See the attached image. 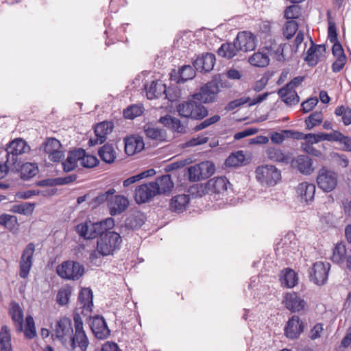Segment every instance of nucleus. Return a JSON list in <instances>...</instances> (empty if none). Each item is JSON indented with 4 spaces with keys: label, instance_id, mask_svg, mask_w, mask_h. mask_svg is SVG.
I'll return each instance as SVG.
<instances>
[{
    "label": "nucleus",
    "instance_id": "nucleus-1",
    "mask_svg": "<svg viewBox=\"0 0 351 351\" xmlns=\"http://www.w3.org/2000/svg\"><path fill=\"white\" fill-rule=\"evenodd\" d=\"M78 306L73 315V336L71 338V347L75 351H86L88 346V339L83 328V322L80 315L90 316L93 306V292L88 288H84L79 294Z\"/></svg>",
    "mask_w": 351,
    "mask_h": 351
},
{
    "label": "nucleus",
    "instance_id": "nucleus-2",
    "mask_svg": "<svg viewBox=\"0 0 351 351\" xmlns=\"http://www.w3.org/2000/svg\"><path fill=\"white\" fill-rule=\"evenodd\" d=\"M114 226V219L108 217L104 220L97 222L86 221L84 223L78 224L76 226V231L80 237L85 239H93L101 237L108 230L112 229Z\"/></svg>",
    "mask_w": 351,
    "mask_h": 351
},
{
    "label": "nucleus",
    "instance_id": "nucleus-3",
    "mask_svg": "<svg viewBox=\"0 0 351 351\" xmlns=\"http://www.w3.org/2000/svg\"><path fill=\"white\" fill-rule=\"evenodd\" d=\"M122 239L119 234L115 232H107L97 240V252L90 254V259L93 261L97 258V253L103 256L112 255L120 247Z\"/></svg>",
    "mask_w": 351,
    "mask_h": 351
},
{
    "label": "nucleus",
    "instance_id": "nucleus-4",
    "mask_svg": "<svg viewBox=\"0 0 351 351\" xmlns=\"http://www.w3.org/2000/svg\"><path fill=\"white\" fill-rule=\"evenodd\" d=\"M176 110L180 117L195 120L203 119L208 114L207 108L202 103L193 97L178 104Z\"/></svg>",
    "mask_w": 351,
    "mask_h": 351
},
{
    "label": "nucleus",
    "instance_id": "nucleus-5",
    "mask_svg": "<svg viewBox=\"0 0 351 351\" xmlns=\"http://www.w3.org/2000/svg\"><path fill=\"white\" fill-rule=\"evenodd\" d=\"M255 173L256 179L262 185L274 186L281 179L280 171L271 165L258 167Z\"/></svg>",
    "mask_w": 351,
    "mask_h": 351
},
{
    "label": "nucleus",
    "instance_id": "nucleus-6",
    "mask_svg": "<svg viewBox=\"0 0 351 351\" xmlns=\"http://www.w3.org/2000/svg\"><path fill=\"white\" fill-rule=\"evenodd\" d=\"M316 181L320 189L329 193L332 191L337 186L338 174L335 171L323 167L317 173Z\"/></svg>",
    "mask_w": 351,
    "mask_h": 351
},
{
    "label": "nucleus",
    "instance_id": "nucleus-7",
    "mask_svg": "<svg viewBox=\"0 0 351 351\" xmlns=\"http://www.w3.org/2000/svg\"><path fill=\"white\" fill-rule=\"evenodd\" d=\"M30 147L22 138H16L8 145L5 152H6V158L8 162L12 166L19 165L18 156L29 152Z\"/></svg>",
    "mask_w": 351,
    "mask_h": 351
},
{
    "label": "nucleus",
    "instance_id": "nucleus-8",
    "mask_svg": "<svg viewBox=\"0 0 351 351\" xmlns=\"http://www.w3.org/2000/svg\"><path fill=\"white\" fill-rule=\"evenodd\" d=\"M219 91V82L214 79L203 86L199 91L193 94L192 97L204 104L213 103L217 100Z\"/></svg>",
    "mask_w": 351,
    "mask_h": 351
},
{
    "label": "nucleus",
    "instance_id": "nucleus-9",
    "mask_svg": "<svg viewBox=\"0 0 351 351\" xmlns=\"http://www.w3.org/2000/svg\"><path fill=\"white\" fill-rule=\"evenodd\" d=\"M35 248V245L33 243H29L22 251L19 262V275L23 279L28 278L32 268Z\"/></svg>",
    "mask_w": 351,
    "mask_h": 351
},
{
    "label": "nucleus",
    "instance_id": "nucleus-10",
    "mask_svg": "<svg viewBox=\"0 0 351 351\" xmlns=\"http://www.w3.org/2000/svg\"><path fill=\"white\" fill-rule=\"evenodd\" d=\"M330 267L328 263L318 261L314 263L309 271L311 280L317 285L325 284L328 279Z\"/></svg>",
    "mask_w": 351,
    "mask_h": 351
},
{
    "label": "nucleus",
    "instance_id": "nucleus-11",
    "mask_svg": "<svg viewBox=\"0 0 351 351\" xmlns=\"http://www.w3.org/2000/svg\"><path fill=\"white\" fill-rule=\"evenodd\" d=\"M146 95L149 99L158 98L162 95H165V98L173 101L176 99V96L170 95V89H167L165 84L159 81H152L150 84L145 86Z\"/></svg>",
    "mask_w": 351,
    "mask_h": 351
},
{
    "label": "nucleus",
    "instance_id": "nucleus-12",
    "mask_svg": "<svg viewBox=\"0 0 351 351\" xmlns=\"http://www.w3.org/2000/svg\"><path fill=\"white\" fill-rule=\"evenodd\" d=\"M235 40L239 49L244 52L254 50L257 45L256 37L250 32L245 31L239 32Z\"/></svg>",
    "mask_w": 351,
    "mask_h": 351
},
{
    "label": "nucleus",
    "instance_id": "nucleus-13",
    "mask_svg": "<svg viewBox=\"0 0 351 351\" xmlns=\"http://www.w3.org/2000/svg\"><path fill=\"white\" fill-rule=\"evenodd\" d=\"M113 124L111 122L103 121L97 123L95 127V138H90L88 144L90 146H94L97 144H101L106 141L107 136L112 132Z\"/></svg>",
    "mask_w": 351,
    "mask_h": 351
},
{
    "label": "nucleus",
    "instance_id": "nucleus-14",
    "mask_svg": "<svg viewBox=\"0 0 351 351\" xmlns=\"http://www.w3.org/2000/svg\"><path fill=\"white\" fill-rule=\"evenodd\" d=\"M90 327L97 339H106L110 334V330L102 316L96 315L92 317L90 320Z\"/></svg>",
    "mask_w": 351,
    "mask_h": 351
},
{
    "label": "nucleus",
    "instance_id": "nucleus-15",
    "mask_svg": "<svg viewBox=\"0 0 351 351\" xmlns=\"http://www.w3.org/2000/svg\"><path fill=\"white\" fill-rule=\"evenodd\" d=\"M157 191L152 182L138 186L134 192V199L138 204L151 201L156 195Z\"/></svg>",
    "mask_w": 351,
    "mask_h": 351
},
{
    "label": "nucleus",
    "instance_id": "nucleus-16",
    "mask_svg": "<svg viewBox=\"0 0 351 351\" xmlns=\"http://www.w3.org/2000/svg\"><path fill=\"white\" fill-rule=\"evenodd\" d=\"M331 260L337 264L346 263V267L351 271V252H348L346 245L343 243H338L335 245Z\"/></svg>",
    "mask_w": 351,
    "mask_h": 351
},
{
    "label": "nucleus",
    "instance_id": "nucleus-17",
    "mask_svg": "<svg viewBox=\"0 0 351 351\" xmlns=\"http://www.w3.org/2000/svg\"><path fill=\"white\" fill-rule=\"evenodd\" d=\"M129 206V200L127 197L120 195H112L108 204L110 214L112 216L120 215L123 213Z\"/></svg>",
    "mask_w": 351,
    "mask_h": 351
},
{
    "label": "nucleus",
    "instance_id": "nucleus-18",
    "mask_svg": "<svg viewBox=\"0 0 351 351\" xmlns=\"http://www.w3.org/2000/svg\"><path fill=\"white\" fill-rule=\"evenodd\" d=\"M304 330V324L298 316H293L287 322L285 328V334L289 339H294L299 337Z\"/></svg>",
    "mask_w": 351,
    "mask_h": 351
},
{
    "label": "nucleus",
    "instance_id": "nucleus-19",
    "mask_svg": "<svg viewBox=\"0 0 351 351\" xmlns=\"http://www.w3.org/2000/svg\"><path fill=\"white\" fill-rule=\"evenodd\" d=\"M215 60V56L213 53H205L195 59L193 66L197 71L206 73L213 69Z\"/></svg>",
    "mask_w": 351,
    "mask_h": 351
},
{
    "label": "nucleus",
    "instance_id": "nucleus-20",
    "mask_svg": "<svg viewBox=\"0 0 351 351\" xmlns=\"http://www.w3.org/2000/svg\"><path fill=\"white\" fill-rule=\"evenodd\" d=\"M283 302L285 307L291 312H299L304 309L306 305V302L295 292L287 293Z\"/></svg>",
    "mask_w": 351,
    "mask_h": 351
},
{
    "label": "nucleus",
    "instance_id": "nucleus-21",
    "mask_svg": "<svg viewBox=\"0 0 351 351\" xmlns=\"http://www.w3.org/2000/svg\"><path fill=\"white\" fill-rule=\"evenodd\" d=\"M287 47V44L278 43L276 40H269L265 47L269 55L277 61L283 62L287 59L286 55L284 53L285 48Z\"/></svg>",
    "mask_w": 351,
    "mask_h": 351
},
{
    "label": "nucleus",
    "instance_id": "nucleus-22",
    "mask_svg": "<svg viewBox=\"0 0 351 351\" xmlns=\"http://www.w3.org/2000/svg\"><path fill=\"white\" fill-rule=\"evenodd\" d=\"M230 184L226 177H217L210 179L206 184L208 191L216 194H223Z\"/></svg>",
    "mask_w": 351,
    "mask_h": 351
},
{
    "label": "nucleus",
    "instance_id": "nucleus-23",
    "mask_svg": "<svg viewBox=\"0 0 351 351\" xmlns=\"http://www.w3.org/2000/svg\"><path fill=\"white\" fill-rule=\"evenodd\" d=\"M124 141L125 151L129 156H132L144 149L145 144L141 136H130L125 138Z\"/></svg>",
    "mask_w": 351,
    "mask_h": 351
},
{
    "label": "nucleus",
    "instance_id": "nucleus-24",
    "mask_svg": "<svg viewBox=\"0 0 351 351\" xmlns=\"http://www.w3.org/2000/svg\"><path fill=\"white\" fill-rule=\"evenodd\" d=\"M301 199L308 202L313 199L315 193V185L306 182L300 183L296 189Z\"/></svg>",
    "mask_w": 351,
    "mask_h": 351
},
{
    "label": "nucleus",
    "instance_id": "nucleus-25",
    "mask_svg": "<svg viewBox=\"0 0 351 351\" xmlns=\"http://www.w3.org/2000/svg\"><path fill=\"white\" fill-rule=\"evenodd\" d=\"M152 182L157 191H156L157 195L169 192L173 187V182L170 175L168 174L162 176Z\"/></svg>",
    "mask_w": 351,
    "mask_h": 351
},
{
    "label": "nucleus",
    "instance_id": "nucleus-26",
    "mask_svg": "<svg viewBox=\"0 0 351 351\" xmlns=\"http://www.w3.org/2000/svg\"><path fill=\"white\" fill-rule=\"evenodd\" d=\"M278 94L282 101H283L287 106H295L300 101V97L295 90L287 88L286 86H283L280 88L278 91Z\"/></svg>",
    "mask_w": 351,
    "mask_h": 351
},
{
    "label": "nucleus",
    "instance_id": "nucleus-27",
    "mask_svg": "<svg viewBox=\"0 0 351 351\" xmlns=\"http://www.w3.org/2000/svg\"><path fill=\"white\" fill-rule=\"evenodd\" d=\"M159 122L164 126L179 133H184L186 132V128L182 124L180 120L171 115L167 114L161 117Z\"/></svg>",
    "mask_w": 351,
    "mask_h": 351
},
{
    "label": "nucleus",
    "instance_id": "nucleus-28",
    "mask_svg": "<svg viewBox=\"0 0 351 351\" xmlns=\"http://www.w3.org/2000/svg\"><path fill=\"white\" fill-rule=\"evenodd\" d=\"M189 195L182 194L174 196L170 202V209L176 213H181L186 210L189 203Z\"/></svg>",
    "mask_w": 351,
    "mask_h": 351
},
{
    "label": "nucleus",
    "instance_id": "nucleus-29",
    "mask_svg": "<svg viewBox=\"0 0 351 351\" xmlns=\"http://www.w3.org/2000/svg\"><path fill=\"white\" fill-rule=\"evenodd\" d=\"M266 154L268 158L274 162L288 164L292 160L289 155L276 147H269L266 151Z\"/></svg>",
    "mask_w": 351,
    "mask_h": 351
},
{
    "label": "nucleus",
    "instance_id": "nucleus-30",
    "mask_svg": "<svg viewBox=\"0 0 351 351\" xmlns=\"http://www.w3.org/2000/svg\"><path fill=\"white\" fill-rule=\"evenodd\" d=\"M240 51L234 40L233 43H226L221 45L217 50L219 56L230 59L234 57Z\"/></svg>",
    "mask_w": 351,
    "mask_h": 351
},
{
    "label": "nucleus",
    "instance_id": "nucleus-31",
    "mask_svg": "<svg viewBox=\"0 0 351 351\" xmlns=\"http://www.w3.org/2000/svg\"><path fill=\"white\" fill-rule=\"evenodd\" d=\"M10 313L15 323L16 330L20 332H22L23 329V312L20 306L17 303L12 302Z\"/></svg>",
    "mask_w": 351,
    "mask_h": 351
},
{
    "label": "nucleus",
    "instance_id": "nucleus-32",
    "mask_svg": "<svg viewBox=\"0 0 351 351\" xmlns=\"http://www.w3.org/2000/svg\"><path fill=\"white\" fill-rule=\"evenodd\" d=\"M144 132L147 138L158 141H165L167 137L166 131L149 124L144 126Z\"/></svg>",
    "mask_w": 351,
    "mask_h": 351
},
{
    "label": "nucleus",
    "instance_id": "nucleus-33",
    "mask_svg": "<svg viewBox=\"0 0 351 351\" xmlns=\"http://www.w3.org/2000/svg\"><path fill=\"white\" fill-rule=\"evenodd\" d=\"M20 171L21 178L23 180H27L35 176L38 173L37 164L32 162H26L18 167Z\"/></svg>",
    "mask_w": 351,
    "mask_h": 351
},
{
    "label": "nucleus",
    "instance_id": "nucleus-34",
    "mask_svg": "<svg viewBox=\"0 0 351 351\" xmlns=\"http://www.w3.org/2000/svg\"><path fill=\"white\" fill-rule=\"evenodd\" d=\"M100 158L105 162L111 164L114 162L117 153L112 145L105 144L98 151Z\"/></svg>",
    "mask_w": 351,
    "mask_h": 351
},
{
    "label": "nucleus",
    "instance_id": "nucleus-35",
    "mask_svg": "<svg viewBox=\"0 0 351 351\" xmlns=\"http://www.w3.org/2000/svg\"><path fill=\"white\" fill-rule=\"evenodd\" d=\"M84 272V267L77 262L67 261V280H77Z\"/></svg>",
    "mask_w": 351,
    "mask_h": 351
},
{
    "label": "nucleus",
    "instance_id": "nucleus-36",
    "mask_svg": "<svg viewBox=\"0 0 351 351\" xmlns=\"http://www.w3.org/2000/svg\"><path fill=\"white\" fill-rule=\"evenodd\" d=\"M280 280L284 287L292 288L297 285L298 278L293 270L286 269L282 271Z\"/></svg>",
    "mask_w": 351,
    "mask_h": 351
},
{
    "label": "nucleus",
    "instance_id": "nucleus-37",
    "mask_svg": "<svg viewBox=\"0 0 351 351\" xmlns=\"http://www.w3.org/2000/svg\"><path fill=\"white\" fill-rule=\"evenodd\" d=\"M248 61L252 66L265 67L269 64V58L267 53L257 51L249 58Z\"/></svg>",
    "mask_w": 351,
    "mask_h": 351
},
{
    "label": "nucleus",
    "instance_id": "nucleus-38",
    "mask_svg": "<svg viewBox=\"0 0 351 351\" xmlns=\"http://www.w3.org/2000/svg\"><path fill=\"white\" fill-rule=\"evenodd\" d=\"M83 149H78L70 151L67 156V172L73 170L77 165L78 161L81 162L84 156Z\"/></svg>",
    "mask_w": 351,
    "mask_h": 351
},
{
    "label": "nucleus",
    "instance_id": "nucleus-39",
    "mask_svg": "<svg viewBox=\"0 0 351 351\" xmlns=\"http://www.w3.org/2000/svg\"><path fill=\"white\" fill-rule=\"evenodd\" d=\"M1 351H12L11 335L7 326H3L0 331Z\"/></svg>",
    "mask_w": 351,
    "mask_h": 351
},
{
    "label": "nucleus",
    "instance_id": "nucleus-40",
    "mask_svg": "<svg viewBox=\"0 0 351 351\" xmlns=\"http://www.w3.org/2000/svg\"><path fill=\"white\" fill-rule=\"evenodd\" d=\"M245 156L243 151H237L232 153L225 161L226 167H235L243 164Z\"/></svg>",
    "mask_w": 351,
    "mask_h": 351
},
{
    "label": "nucleus",
    "instance_id": "nucleus-41",
    "mask_svg": "<svg viewBox=\"0 0 351 351\" xmlns=\"http://www.w3.org/2000/svg\"><path fill=\"white\" fill-rule=\"evenodd\" d=\"M298 170L304 174L309 175L313 171L311 160L307 156H300L295 161Z\"/></svg>",
    "mask_w": 351,
    "mask_h": 351
},
{
    "label": "nucleus",
    "instance_id": "nucleus-42",
    "mask_svg": "<svg viewBox=\"0 0 351 351\" xmlns=\"http://www.w3.org/2000/svg\"><path fill=\"white\" fill-rule=\"evenodd\" d=\"M145 216L141 213H137L130 216L125 220V225L131 229H138L145 223Z\"/></svg>",
    "mask_w": 351,
    "mask_h": 351
},
{
    "label": "nucleus",
    "instance_id": "nucleus-43",
    "mask_svg": "<svg viewBox=\"0 0 351 351\" xmlns=\"http://www.w3.org/2000/svg\"><path fill=\"white\" fill-rule=\"evenodd\" d=\"M324 116L322 111L312 112L305 119V125L307 130H312L313 128L320 125L323 121Z\"/></svg>",
    "mask_w": 351,
    "mask_h": 351
},
{
    "label": "nucleus",
    "instance_id": "nucleus-44",
    "mask_svg": "<svg viewBox=\"0 0 351 351\" xmlns=\"http://www.w3.org/2000/svg\"><path fill=\"white\" fill-rule=\"evenodd\" d=\"M195 75V72L190 65L182 66L178 73L177 83H184L187 80L193 79Z\"/></svg>",
    "mask_w": 351,
    "mask_h": 351
},
{
    "label": "nucleus",
    "instance_id": "nucleus-45",
    "mask_svg": "<svg viewBox=\"0 0 351 351\" xmlns=\"http://www.w3.org/2000/svg\"><path fill=\"white\" fill-rule=\"evenodd\" d=\"M335 114L341 117L342 121L345 125L351 124V108L343 105L338 106L335 110Z\"/></svg>",
    "mask_w": 351,
    "mask_h": 351
},
{
    "label": "nucleus",
    "instance_id": "nucleus-46",
    "mask_svg": "<svg viewBox=\"0 0 351 351\" xmlns=\"http://www.w3.org/2000/svg\"><path fill=\"white\" fill-rule=\"evenodd\" d=\"M35 207V204L29 202H23L20 204L14 205L12 208L13 213H19L24 215H31Z\"/></svg>",
    "mask_w": 351,
    "mask_h": 351
},
{
    "label": "nucleus",
    "instance_id": "nucleus-47",
    "mask_svg": "<svg viewBox=\"0 0 351 351\" xmlns=\"http://www.w3.org/2000/svg\"><path fill=\"white\" fill-rule=\"evenodd\" d=\"M200 167V173L202 180H205L210 177L215 171V167L214 164L210 161H204L198 164Z\"/></svg>",
    "mask_w": 351,
    "mask_h": 351
},
{
    "label": "nucleus",
    "instance_id": "nucleus-48",
    "mask_svg": "<svg viewBox=\"0 0 351 351\" xmlns=\"http://www.w3.org/2000/svg\"><path fill=\"white\" fill-rule=\"evenodd\" d=\"M60 141L53 138H48L42 145V149L48 155L57 151V149H60Z\"/></svg>",
    "mask_w": 351,
    "mask_h": 351
},
{
    "label": "nucleus",
    "instance_id": "nucleus-49",
    "mask_svg": "<svg viewBox=\"0 0 351 351\" xmlns=\"http://www.w3.org/2000/svg\"><path fill=\"white\" fill-rule=\"evenodd\" d=\"M66 330V317H61L55 325V335L56 338L58 339L62 343L64 341Z\"/></svg>",
    "mask_w": 351,
    "mask_h": 351
},
{
    "label": "nucleus",
    "instance_id": "nucleus-50",
    "mask_svg": "<svg viewBox=\"0 0 351 351\" xmlns=\"http://www.w3.org/2000/svg\"><path fill=\"white\" fill-rule=\"evenodd\" d=\"M24 335L29 339H33L36 335L34 321L31 315L26 317Z\"/></svg>",
    "mask_w": 351,
    "mask_h": 351
},
{
    "label": "nucleus",
    "instance_id": "nucleus-51",
    "mask_svg": "<svg viewBox=\"0 0 351 351\" xmlns=\"http://www.w3.org/2000/svg\"><path fill=\"white\" fill-rule=\"evenodd\" d=\"M316 53V45L311 41V45L306 52L304 60L307 62L310 66H315L318 62V54Z\"/></svg>",
    "mask_w": 351,
    "mask_h": 351
},
{
    "label": "nucleus",
    "instance_id": "nucleus-52",
    "mask_svg": "<svg viewBox=\"0 0 351 351\" xmlns=\"http://www.w3.org/2000/svg\"><path fill=\"white\" fill-rule=\"evenodd\" d=\"M298 29V24L294 20L288 21L283 29V35L287 38H291Z\"/></svg>",
    "mask_w": 351,
    "mask_h": 351
},
{
    "label": "nucleus",
    "instance_id": "nucleus-53",
    "mask_svg": "<svg viewBox=\"0 0 351 351\" xmlns=\"http://www.w3.org/2000/svg\"><path fill=\"white\" fill-rule=\"evenodd\" d=\"M66 184L65 178H47L37 182V185L40 186H53L63 185Z\"/></svg>",
    "mask_w": 351,
    "mask_h": 351
},
{
    "label": "nucleus",
    "instance_id": "nucleus-54",
    "mask_svg": "<svg viewBox=\"0 0 351 351\" xmlns=\"http://www.w3.org/2000/svg\"><path fill=\"white\" fill-rule=\"evenodd\" d=\"M143 113L142 108L137 105L128 107L123 110V116L126 119H133Z\"/></svg>",
    "mask_w": 351,
    "mask_h": 351
},
{
    "label": "nucleus",
    "instance_id": "nucleus-55",
    "mask_svg": "<svg viewBox=\"0 0 351 351\" xmlns=\"http://www.w3.org/2000/svg\"><path fill=\"white\" fill-rule=\"evenodd\" d=\"M99 163L97 158L93 155L86 154L84 151V156L82 158L80 164L86 168H93Z\"/></svg>",
    "mask_w": 351,
    "mask_h": 351
},
{
    "label": "nucleus",
    "instance_id": "nucleus-56",
    "mask_svg": "<svg viewBox=\"0 0 351 351\" xmlns=\"http://www.w3.org/2000/svg\"><path fill=\"white\" fill-rule=\"evenodd\" d=\"M199 168L200 167H199L198 164H197L193 166H191L188 169V176L190 181L197 182L202 180Z\"/></svg>",
    "mask_w": 351,
    "mask_h": 351
},
{
    "label": "nucleus",
    "instance_id": "nucleus-57",
    "mask_svg": "<svg viewBox=\"0 0 351 351\" xmlns=\"http://www.w3.org/2000/svg\"><path fill=\"white\" fill-rule=\"evenodd\" d=\"M221 117L218 114H215L210 118H208L205 119L204 121L201 122L200 123L197 124L195 127V131H200L206 128H208V126L218 122L220 120Z\"/></svg>",
    "mask_w": 351,
    "mask_h": 351
},
{
    "label": "nucleus",
    "instance_id": "nucleus-58",
    "mask_svg": "<svg viewBox=\"0 0 351 351\" xmlns=\"http://www.w3.org/2000/svg\"><path fill=\"white\" fill-rule=\"evenodd\" d=\"M250 101V98L249 97H241L237 99H234L230 102H229L227 106L225 107V110L227 111H231L239 107L243 104H245Z\"/></svg>",
    "mask_w": 351,
    "mask_h": 351
},
{
    "label": "nucleus",
    "instance_id": "nucleus-59",
    "mask_svg": "<svg viewBox=\"0 0 351 351\" xmlns=\"http://www.w3.org/2000/svg\"><path fill=\"white\" fill-rule=\"evenodd\" d=\"M116 191L114 189H110L104 193L99 194L95 198V202L99 204H101L106 202H107L108 205L109 204L110 199L111 198L112 195L115 193Z\"/></svg>",
    "mask_w": 351,
    "mask_h": 351
},
{
    "label": "nucleus",
    "instance_id": "nucleus-60",
    "mask_svg": "<svg viewBox=\"0 0 351 351\" xmlns=\"http://www.w3.org/2000/svg\"><path fill=\"white\" fill-rule=\"evenodd\" d=\"M300 14V9L298 5H290L285 11V17L287 19H295L298 18Z\"/></svg>",
    "mask_w": 351,
    "mask_h": 351
},
{
    "label": "nucleus",
    "instance_id": "nucleus-61",
    "mask_svg": "<svg viewBox=\"0 0 351 351\" xmlns=\"http://www.w3.org/2000/svg\"><path fill=\"white\" fill-rule=\"evenodd\" d=\"M317 103L318 99L316 97H311L301 104L302 110L304 113H307L312 110Z\"/></svg>",
    "mask_w": 351,
    "mask_h": 351
},
{
    "label": "nucleus",
    "instance_id": "nucleus-62",
    "mask_svg": "<svg viewBox=\"0 0 351 351\" xmlns=\"http://www.w3.org/2000/svg\"><path fill=\"white\" fill-rule=\"evenodd\" d=\"M18 167L19 165L12 166L10 164H8V158H6L5 163L0 164V179L4 178L10 170L12 171H18Z\"/></svg>",
    "mask_w": 351,
    "mask_h": 351
},
{
    "label": "nucleus",
    "instance_id": "nucleus-63",
    "mask_svg": "<svg viewBox=\"0 0 351 351\" xmlns=\"http://www.w3.org/2000/svg\"><path fill=\"white\" fill-rule=\"evenodd\" d=\"M347 58L346 56H341L337 58L336 60L332 64V70L335 73L341 71L346 63Z\"/></svg>",
    "mask_w": 351,
    "mask_h": 351
},
{
    "label": "nucleus",
    "instance_id": "nucleus-64",
    "mask_svg": "<svg viewBox=\"0 0 351 351\" xmlns=\"http://www.w3.org/2000/svg\"><path fill=\"white\" fill-rule=\"evenodd\" d=\"M301 147L305 152L310 155L317 157L322 156V152L319 150L315 149L312 144L302 143Z\"/></svg>",
    "mask_w": 351,
    "mask_h": 351
}]
</instances>
